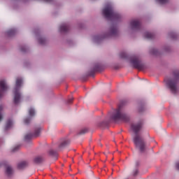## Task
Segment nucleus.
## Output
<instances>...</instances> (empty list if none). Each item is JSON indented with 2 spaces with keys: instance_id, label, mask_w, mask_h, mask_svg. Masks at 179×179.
I'll return each instance as SVG.
<instances>
[{
  "instance_id": "1",
  "label": "nucleus",
  "mask_w": 179,
  "mask_h": 179,
  "mask_svg": "<svg viewBox=\"0 0 179 179\" xmlns=\"http://www.w3.org/2000/svg\"><path fill=\"white\" fill-rule=\"evenodd\" d=\"M143 128V122H138L137 123H133L131 125V129L134 132L135 136L133 139L134 143L136 148L141 153H143L146 150V143L143 138H142L139 134V131Z\"/></svg>"
},
{
  "instance_id": "2",
  "label": "nucleus",
  "mask_w": 179,
  "mask_h": 179,
  "mask_svg": "<svg viewBox=\"0 0 179 179\" xmlns=\"http://www.w3.org/2000/svg\"><path fill=\"white\" fill-rule=\"evenodd\" d=\"M111 118L115 121V122H118V121L128 122V121H129V116L125 114L122 105H120L118 108L113 112L111 115Z\"/></svg>"
},
{
  "instance_id": "3",
  "label": "nucleus",
  "mask_w": 179,
  "mask_h": 179,
  "mask_svg": "<svg viewBox=\"0 0 179 179\" xmlns=\"http://www.w3.org/2000/svg\"><path fill=\"white\" fill-rule=\"evenodd\" d=\"M102 13L106 19H110V20H119V19L121 18V15L118 13H115L111 5L105 7L102 10Z\"/></svg>"
},
{
  "instance_id": "4",
  "label": "nucleus",
  "mask_w": 179,
  "mask_h": 179,
  "mask_svg": "<svg viewBox=\"0 0 179 179\" xmlns=\"http://www.w3.org/2000/svg\"><path fill=\"white\" fill-rule=\"evenodd\" d=\"M173 76L175 77V80H169L166 81V85L171 93L176 94L177 93V84L178 83V79H179V71H173Z\"/></svg>"
},
{
  "instance_id": "5",
  "label": "nucleus",
  "mask_w": 179,
  "mask_h": 179,
  "mask_svg": "<svg viewBox=\"0 0 179 179\" xmlns=\"http://www.w3.org/2000/svg\"><path fill=\"white\" fill-rule=\"evenodd\" d=\"M22 83H23L22 78H18L16 79L13 98V101L15 104H19L20 103V99H22V94H20V92H19V90L20 89V86H22Z\"/></svg>"
},
{
  "instance_id": "6",
  "label": "nucleus",
  "mask_w": 179,
  "mask_h": 179,
  "mask_svg": "<svg viewBox=\"0 0 179 179\" xmlns=\"http://www.w3.org/2000/svg\"><path fill=\"white\" fill-rule=\"evenodd\" d=\"M131 63L132 64L134 68L138 69V71H143V69H145L146 68V66L141 62V59H139V57H133L131 59Z\"/></svg>"
},
{
  "instance_id": "7",
  "label": "nucleus",
  "mask_w": 179,
  "mask_h": 179,
  "mask_svg": "<svg viewBox=\"0 0 179 179\" xmlns=\"http://www.w3.org/2000/svg\"><path fill=\"white\" fill-rule=\"evenodd\" d=\"M8 90V85L5 80H0V99L3 96L5 92Z\"/></svg>"
},
{
  "instance_id": "8",
  "label": "nucleus",
  "mask_w": 179,
  "mask_h": 179,
  "mask_svg": "<svg viewBox=\"0 0 179 179\" xmlns=\"http://www.w3.org/2000/svg\"><path fill=\"white\" fill-rule=\"evenodd\" d=\"M34 114H36V112L34 111V110L31 108L29 110V117H27L24 120V122L26 125H29V124H30V121H31V117H34Z\"/></svg>"
},
{
  "instance_id": "9",
  "label": "nucleus",
  "mask_w": 179,
  "mask_h": 179,
  "mask_svg": "<svg viewBox=\"0 0 179 179\" xmlns=\"http://www.w3.org/2000/svg\"><path fill=\"white\" fill-rule=\"evenodd\" d=\"M130 26L133 30L141 29V21L139 20H133L130 22Z\"/></svg>"
},
{
  "instance_id": "10",
  "label": "nucleus",
  "mask_w": 179,
  "mask_h": 179,
  "mask_svg": "<svg viewBox=\"0 0 179 179\" xmlns=\"http://www.w3.org/2000/svg\"><path fill=\"white\" fill-rule=\"evenodd\" d=\"M41 129L40 128H38L35 130V132L34 134H28L25 136L24 139L26 141H30V139H31L32 138H34L36 136H38V135H40V132H41Z\"/></svg>"
},
{
  "instance_id": "11",
  "label": "nucleus",
  "mask_w": 179,
  "mask_h": 179,
  "mask_svg": "<svg viewBox=\"0 0 179 179\" xmlns=\"http://www.w3.org/2000/svg\"><path fill=\"white\" fill-rule=\"evenodd\" d=\"M68 30H69V26H68V24H63L59 27V31L63 33H66V31H68Z\"/></svg>"
},
{
  "instance_id": "12",
  "label": "nucleus",
  "mask_w": 179,
  "mask_h": 179,
  "mask_svg": "<svg viewBox=\"0 0 179 179\" xmlns=\"http://www.w3.org/2000/svg\"><path fill=\"white\" fill-rule=\"evenodd\" d=\"M27 162L25 161L21 162L18 163L17 164V169L19 170H23V169H25V167H27Z\"/></svg>"
},
{
  "instance_id": "13",
  "label": "nucleus",
  "mask_w": 179,
  "mask_h": 179,
  "mask_svg": "<svg viewBox=\"0 0 179 179\" xmlns=\"http://www.w3.org/2000/svg\"><path fill=\"white\" fill-rule=\"evenodd\" d=\"M6 173L7 176H12L13 174V169L10 165L6 166Z\"/></svg>"
},
{
  "instance_id": "14",
  "label": "nucleus",
  "mask_w": 179,
  "mask_h": 179,
  "mask_svg": "<svg viewBox=\"0 0 179 179\" xmlns=\"http://www.w3.org/2000/svg\"><path fill=\"white\" fill-rule=\"evenodd\" d=\"M68 145H69V140H64L60 143L59 148V149H62V148H66Z\"/></svg>"
},
{
  "instance_id": "15",
  "label": "nucleus",
  "mask_w": 179,
  "mask_h": 179,
  "mask_svg": "<svg viewBox=\"0 0 179 179\" xmlns=\"http://www.w3.org/2000/svg\"><path fill=\"white\" fill-rule=\"evenodd\" d=\"M118 34V30L117 29V27H112L110 28V36H117Z\"/></svg>"
},
{
  "instance_id": "16",
  "label": "nucleus",
  "mask_w": 179,
  "mask_h": 179,
  "mask_svg": "<svg viewBox=\"0 0 179 179\" xmlns=\"http://www.w3.org/2000/svg\"><path fill=\"white\" fill-rule=\"evenodd\" d=\"M12 125H13V122H12V120H8L6 124V127H5L6 131L9 129V128H10V127H12Z\"/></svg>"
},
{
  "instance_id": "17",
  "label": "nucleus",
  "mask_w": 179,
  "mask_h": 179,
  "mask_svg": "<svg viewBox=\"0 0 179 179\" xmlns=\"http://www.w3.org/2000/svg\"><path fill=\"white\" fill-rule=\"evenodd\" d=\"M155 37V34L150 33V32H146L145 34V38H148L149 40Z\"/></svg>"
},
{
  "instance_id": "18",
  "label": "nucleus",
  "mask_w": 179,
  "mask_h": 179,
  "mask_svg": "<svg viewBox=\"0 0 179 179\" xmlns=\"http://www.w3.org/2000/svg\"><path fill=\"white\" fill-rule=\"evenodd\" d=\"M16 33V29H9L8 31H7V34L8 36H13Z\"/></svg>"
},
{
  "instance_id": "19",
  "label": "nucleus",
  "mask_w": 179,
  "mask_h": 179,
  "mask_svg": "<svg viewBox=\"0 0 179 179\" xmlns=\"http://www.w3.org/2000/svg\"><path fill=\"white\" fill-rule=\"evenodd\" d=\"M34 163H36V164L41 163V162H43V157H36L34 158Z\"/></svg>"
},
{
  "instance_id": "20",
  "label": "nucleus",
  "mask_w": 179,
  "mask_h": 179,
  "mask_svg": "<svg viewBox=\"0 0 179 179\" xmlns=\"http://www.w3.org/2000/svg\"><path fill=\"white\" fill-rule=\"evenodd\" d=\"M49 155L50 156H57L58 154L56 152V151L51 150L49 151Z\"/></svg>"
},
{
  "instance_id": "21",
  "label": "nucleus",
  "mask_w": 179,
  "mask_h": 179,
  "mask_svg": "<svg viewBox=\"0 0 179 179\" xmlns=\"http://www.w3.org/2000/svg\"><path fill=\"white\" fill-rule=\"evenodd\" d=\"M38 43L39 44H45V39L43 38H38Z\"/></svg>"
},
{
  "instance_id": "22",
  "label": "nucleus",
  "mask_w": 179,
  "mask_h": 179,
  "mask_svg": "<svg viewBox=\"0 0 179 179\" xmlns=\"http://www.w3.org/2000/svg\"><path fill=\"white\" fill-rule=\"evenodd\" d=\"M159 3H161V5H164V3H167L169 2V0H157Z\"/></svg>"
},
{
  "instance_id": "23",
  "label": "nucleus",
  "mask_w": 179,
  "mask_h": 179,
  "mask_svg": "<svg viewBox=\"0 0 179 179\" xmlns=\"http://www.w3.org/2000/svg\"><path fill=\"white\" fill-rule=\"evenodd\" d=\"M3 109V107L2 106H0V121H2V118H3V116H2V110Z\"/></svg>"
},
{
  "instance_id": "24",
  "label": "nucleus",
  "mask_w": 179,
  "mask_h": 179,
  "mask_svg": "<svg viewBox=\"0 0 179 179\" xmlns=\"http://www.w3.org/2000/svg\"><path fill=\"white\" fill-rule=\"evenodd\" d=\"M120 57L121 58H127V53H125V52H120Z\"/></svg>"
},
{
  "instance_id": "25",
  "label": "nucleus",
  "mask_w": 179,
  "mask_h": 179,
  "mask_svg": "<svg viewBox=\"0 0 179 179\" xmlns=\"http://www.w3.org/2000/svg\"><path fill=\"white\" fill-rule=\"evenodd\" d=\"M86 132H87V129H82L80 131V135H83V134H86Z\"/></svg>"
},
{
  "instance_id": "26",
  "label": "nucleus",
  "mask_w": 179,
  "mask_h": 179,
  "mask_svg": "<svg viewBox=\"0 0 179 179\" xmlns=\"http://www.w3.org/2000/svg\"><path fill=\"white\" fill-rule=\"evenodd\" d=\"M151 52L154 55H157V50L156 49H152L151 50Z\"/></svg>"
},
{
  "instance_id": "27",
  "label": "nucleus",
  "mask_w": 179,
  "mask_h": 179,
  "mask_svg": "<svg viewBox=\"0 0 179 179\" xmlns=\"http://www.w3.org/2000/svg\"><path fill=\"white\" fill-rule=\"evenodd\" d=\"M20 146L17 145L16 147H15L13 150L12 152H16V150H19Z\"/></svg>"
},
{
  "instance_id": "28",
  "label": "nucleus",
  "mask_w": 179,
  "mask_h": 179,
  "mask_svg": "<svg viewBox=\"0 0 179 179\" xmlns=\"http://www.w3.org/2000/svg\"><path fill=\"white\" fill-rule=\"evenodd\" d=\"M177 35L175 34V33H172V34H171V38H176V36Z\"/></svg>"
},
{
  "instance_id": "29",
  "label": "nucleus",
  "mask_w": 179,
  "mask_h": 179,
  "mask_svg": "<svg viewBox=\"0 0 179 179\" xmlns=\"http://www.w3.org/2000/svg\"><path fill=\"white\" fill-rule=\"evenodd\" d=\"M138 171L137 169H136L134 173H133V176H138Z\"/></svg>"
},
{
  "instance_id": "30",
  "label": "nucleus",
  "mask_w": 179,
  "mask_h": 179,
  "mask_svg": "<svg viewBox=\"0 0 179 179\" xmlns=\"http://www.w3.org/2000/svg\"><path fill=\"white\" fill-rule=\"evenodd\" d=\"M73 101V98H71L68 100V103L69 104H70L71 103H72Z\"/></svg>"
},
{
  "instance_id": "31",
  "label": "nucleus",
  "mask_w": 179,
  "mask_h": 179,
  "mask_svg": "<svg viewBox=\"0 0 179 179\" xmlns=\"http://www.w3.org/2000/svg\"><path fill=\"white\" fill-rule=\"evenodd\" d=\"M21 51H22V52H26V48H25V47L21 48Z\"/></svg>"
},
{
  "instance_id": "32",
  "label": "nucleus",
  "mask_w": 179,
  "mask_h": 179,
  "mask_svg": "<svg viewBox=\"0 0 179 179\" xmlns=\"http://www.w3.org/2000/svg\"><path fill=\"white\" fill-rule=\"evenodd\" d=\"M176 169L179 171V162H177V163L176 164Z\"/></svg>"
},
{
  "instance_id": "33",
  "label": "nucleus",
  "mask_w": 179,
  "mask_h": 179,
  "mask_svg": "<svg viewBox=\"0 0 179 179\" xmlns=\"http://www.w3.org/2000/svg\"><path fill=\"white\" fill-rule=\"evenodd\" d=\"M45 2H52V0H43Z\"/></svg>"
},
{
  "instance_id": "34",
  "label": "nucleus",
  "mask_w": 179,
  "mask_h": 179,
  "mask_svg": "<svg viewBox=\"0 0 179 179\" xmlns=\"http://www.w3.org/2000/svg\"><path fill=\"white\" fill-rule=\"evenodd\" d=\"M136 166H139V162H136Z\"/></svg>"
},
{
  "instance_id": "35",
  "label": "nucleus",
  "mask_w": 179,
  "mask_h": 179,
  "mask_svg": "<svg viewBox=\"0 0 179 179\" xmlns=\"http://www.w3.org/2000/svg\"><path fill=\"white\" fill-rule=\"evenodd\" d=\"M0 166H1V164H0Z\"/></svg>"
}]
</instances>
